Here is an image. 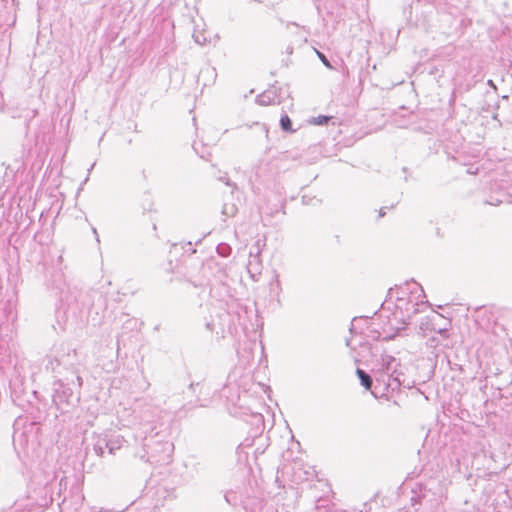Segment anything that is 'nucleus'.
I'll return each mask as SVG.
<instances>
[{
	"label": "nucleus",
	"mask_w": 512,
	"mask_h": 512,
	"mask_svg": "<svg viewBox=\"0 0 512 512\" xmlns=\"http://www.w3.org/2000/svg\"><path fill=\"white\" fill-rule=\"evenodd\" d=\"M399 362L390 355H382L371 372L375 380L374 389L371 390L375 398L386 396L389 391H396L401 386L411 388L412 384L406 381L405 375L398 369Z\"/></svg>",
	"instance_id": "obj_1"
},
{
	"label": "nucleus",
	"mask_w": 512,
	"mask_h": 512,
	"mask_svg": "<svg viewBox=\"0 0 512 512\" xmlns=\"http://www.w3.org/2000/svg\"><path fill=\"white\" fill-rule=\"evenodd\" d=\"M155 429L150 427L149 435L143 436L144 454H140L139 457L151 464H168L172 458L174 445Z\"/></svg>",
	"instance_id": "obj_2"
},
{
	"label": "nucleus",
	"mask_w": 512,
	"mask_h": 512,
	"mask_svg": "<svg viewBox=\"0 0 512 512\" xmlns=\"http://www.w3.org/2000/svg\"><path fill=\"white\" fill-rule=\"evenodd\" d=\"M76 356V350H68L67 353L58 355L54 360L49 362L51 369L55 371L56 368L61 365L67 368L73 367L75 364Z\"/></svg>",
	"instance_id": "obj_3"
},
{
	"label": "nucleus",
	"mask_w": 512,
	"mask_h": 512,
	"mask_svg": "<svg viewBox=\"0 0 512 512\" xmlns=\"http://www.w3.org/2000/svg\"><path fill=\"white\" fill-rule=\"evenodd\" d=\"M261 269L262 264L259 249H257L256 252L250 251L249 260L247 264L248 273L254 280H256V276L260 275Z\"/></svg>",
	"instance_id": "obj_4"
},
{
	"label": "nucleus",
	"mask_w": 512,
	"mask_h": 512,
	"mask_svg": "<svg viewBox=\"0 0 512 512\" xmlns=\"http://www.w3.org/2000/svg\"><path fill=\"white\" fill-rule=\"evenodd\" d=\"M72 390L68 387H65L62 383H59V388L56 389L54 394V402H69L70 397H72Z\"/></svg>",
	"instance_id": "obj_5"
},
{
	"label": "nucleus",
	"mask_w": 512,
	"mask_h": 512,
	"mask_svg": "<svg viewBox=\"0 0 512 512\" xmlns=\"http://www.w3.org/2000/svg\"><path fill=\"white\" fill-rule=\"evenodd\" d=\"M276 98V92L272 90H267L256 97V103H258L261 106H267L277 103Z\"/></svg>",
	"instance_id": "obj_6"
},
{
	"label": "nucleus",
	"mask_w": 512,
	"mask_h": 512,
	"mask_svg": "<svg viewBox=\"0 0 512 512\" xmlns=\"http://www.w3.org/2000/svg\"><path fill=\"white\" fill-rule=\"evenodd\" d=\"M125 443V439L121 435H111L108 436V453L115 454L117 450H119Z\"/></svg>",
	"instance_id": "obj_7"
},
{
	"label": "nucleus",
	"mask_w": 512,
	"mask_h": 512,
	"mask_svg": "<svg viewBox=\"0 0 512 512\" xmlns=\"http://www.w3.org/2000/svg\"><path fill=\"white\" fill-rule=\"evenodd\" d=\"M108 435L98 436L94 443V451L98 456H104L105 450H108Z\"/></svg>",
	"instance_id": "obj_8"
},
{
	"label": "nucleus",
	"mask_w": 512,
	"mask_h": 512,
	"mask_svg": "<svg viewBox=\"0 0 512 512\" xmlns=\"http://www.w3.org/2000/svg\"><path fill=\"white\" fill-rule=\"evenodd\" d=\"M356 374L360 380L361 385L365 387V389L370 390L373 385L374 377H372L370 374L366 373L364 370L360 368L356 370Z\"/></svg>",
	"instance_id": "obj_9"
},
{
	"label": "nucleus",
	"mask_w": 512,
	"mask_h": 512,
	"mask_svg": "<svg viewBox=\"0 0 512 512\" xmlns=\"http://www.w3.org/2000/svg\"><path fill=\"white\" fill-rule=\"evenodd\" d=\"M419 329L423 332L425 335L428 331L436 330V317H433L431 319L427 318L425 320H422Z\"/></svg>",
	"instance_id": "obj_10"
},
{
	"label": "nucleus",
	"mask_w": 512,
	"mask_h": 512,
	"mask_svg": "<svg viewBox=\"0 0 512 512\" xmlns=\"http://www.w3.org/2000/svg\"><path fill=\"white\" fill-rule=\"evenodd\" d=\"M281 129L285 132H292V121L287 114L281 116L280 119Z\"/></svg>",
	"instance_id": "obj_11"
},
{
	"label": "nucleus",
	"mask_w": 512,
	"mask_h": 512,
	"mask_svg": "<svg viewBox=\"0 0 512 512\" xmlns=\"http://www.w3.org/2000/svg\"><path fill=\"white\" fill-rule=\"evenodd\" d=\"M217 252L222 257H227L231 253V247L226 243H221L217 246Z\"/></svg>",
	"instance_id": "obj_12"
},
{
	"label": "nucleus",
	"mask_w": 512,
	"mask_h": 512,
	"mask_svg": "<svg viewBox=\"0 0 512 512\" xmlns=\"http://www.w3.org/2000/svg\"><path fill=\"white\" fill-rule=\"evenodd\" d=\"M236 212H237V208L233 204H231V205L225 204L223 206L222 214L227 216V217L234 216L236 214Z\"/></svg>",
	"instance_id": "obj_13"
},
{
	"label": "nucleus",
	"mask_w": 512,
	"mask_h": 512,
	"mask_svg": "<svg viewBox=\"0 0 512 512\" xmlns=\"http://www.w3.org/2000/svg\"><path fill=\"white\" fill-rule=\"evenodd\" d=\"M331 118L332 117H328V116H325V115H319L317 117H314L311 122L313 124H315V125H324V124L328 123V121Z\"/></svg>",
	"instance_id": "obj_14"
},
{
	"label": "nucleus",
	"mask_w": 512,
	"mask_h": 512,
	"mask_svg": "<svg viewBox=\"0 0 512 512\" xmlns=\"http://www.w3.org/2000/svg\"><path fill=\"white\" fill-rule=\"evenodd\" d=\"M410 316H411V313H408L406 316L398 317L397 312L394 313V319L401 321L402 328L408 323ZM400 329H401V327L397 328V330H400Z\"/></svg>",
	"instance_id": "obj_15"
},
{
	"label": "nucleus",
	"mask_w": 512,
	"mask_h": 512,
	"mask_svg": "<svg viewBox=\"0 0 512 512\" xmlns=\"http://www.w3.org/2000/svg\"><path fill=\"white\" fill-rule=\"evenodd\" d=\"M436 333L440 334L443 337H448V328L447 327H437L436 330H434Z\"/></svg>",
	"instance_id": "obj_16"
},
{
	"label": "nucleus",
	"mask_w": 512,
	"mask_h": 512,
	"mask_svg": "<svg viewBox=\"0 0 512 512\" xmlns=\"http://www.w3.org/2000/svg\"><path fill=\"white\" fill-rule=\"evenodd\" d=\"M54 500V497L52 494H50L49 496L45 495V497L43 498L42 502L40 503L42 506H48L50 503H52Z\"/></svg>",
	"instance_id": "obj_17"
},
{
	"label": "nucleus",
	"mask_w": 512,
	"mask_h": 512,
	"mask_svg": "<svg viewBox=\"0 0 512 512\" xmlns=\"http://www.w3.org/2000/svg\"><path fill=\"white\" fill-rule=\"evenodd\" d=\"M319 58L321 59V61L323 62V64L329 68H331V64L329 62V60L326 58V56L321 53V52H317Z\"/></svg>",
	"instance_id": "obj_18"
},
{
	"label": "nucleus",
	"mask_w": 512,
	"mask_h": 512,
	"mask_svg": "<svg viewBox=\"0 0 512 512\" xmlns=\"http://www.w3.org/2000/svg\"><path fill=\"white\" fill-rule=\"evenodd\" d=\"M479 172V167L478 166H475V165H470L468 168H467V173L468 174H472V175H475V174H478Z\"/></svg>",
	"instance_id": "obj_19"
},
{
	"label": "nucleus",
	"mask_w": 512,
	"mask_h": 512,
	"mask_svg": "<svg viewBox=\"0 0 512 512\" xmlns=\"http://www.w3.org/2000/svg\"><path fill=\"white\" fill-rule=\"evenodd\" d=\"M140 426H142V427H141V432H140V434H139V435H136V439H137L138 437H141V438L143 439L142 435H143V434L147 435V434H146V433H147V429H146V426H147V425H143V423H140Z\"/></svg>",
	"instance_id": "obj_20"
},
{
	"label": "nucleus",
	"mask_w": 512,
	"mask_h": 512,
	"mask_svg": "<svg viewBox=\"0 0 512 512\" xmlns=\"http://www.w3.org/2000/svg\"><path fill=\"white\" fill-rule=\"evenodd\" d=\"M275 288L277 290V293L281 290V285H280L278 275H275Z\"/></svg>",
	"instance_id": "obj_21"
},
{
	"label": "nucleus",
	"mask_w": 512,
	"mask_h": 512,
	"mask_svg": "<svg viewBox=\"0 0 512 512\" xmlns=\"http://www.w3.org/2000/svg\"><path fill=\"white\" fill-rule=\"evenodd\" d=\"M194 39H195V42L200 44V45H203L205 43V39H203V41H202L201 37L194 36Z\"/></svg>",
	"instance_id": "obj_22"
},
{
	"label": "nucleus",
	"mask_w": 512,
	"mask_h": 512,
	"mask_svg": "<svg viewBox=\"0 0 512 512\" xmlns=\"http://www.w3.org/2000/svg\"><path fill=\"white\" fill-rule=\"evenodd\" d=\"M219 180L225 182V184L228 186H232V184L230 183V181L227 177H220Z\"/></svg>",
	"instance_id": "obj_23"
},
{
	"label": "nucleus",
	"mask_w": 512,
	"mask_h": 512,
	"mask_svg": "<svg viewBox=\"0 0 512 512\" xmlns=\"http://www.w3.org/2000/svg\"><path fill=\"white\" fill-rule=\"evenodd\" d=\"M486 203L491 204V205H499V204H501V203H502V200H500V199H496V201H495V202L487 201Z\"/></svg>",
	"instance_id": "obj_24"
},
{
	"label": "nucleus",
	"mask_w": 512,
	"mask_h": 512,
	"mask_svg": "<svg viewBox=\"0 0 512 512\" xmlns=\"http://www.w3.org/2000/svg\"><path fill=\"white\" fill-rule=\"evenodd\" d=\"M385 209H386V207L380 208V210H379V217H383L386 214Z\"/></svg>",
	"instance_id": "obj_25"
},
{
	"label": "nucleus",
	"mask_w": 512,
	"mask_h": 512,
	"mask_svg": "<svg viewBox=\"0 0 512 512\" xmlns=\"http://www.w3.org/2000/svg\"><path fill=\"white\" fill-rule=\"evenodd\" d=\"M225 499H226V501H227L229 504H232V503H233V500L231 499V496H230V494H229V493H227V494L225 495Z\"/></svg>",
	"instance_id": "obj_26"
},
{
	"label": "nucleus",
	"mask_w": 512,
	"mask_h": 512,
	"mask_svg": "<svg viewBox=\"0 0 512 512\" xmlns=\"http://www.w3.org/2000/svg\"><path fill=\"white\" fill-rule=\"evenodd\" d=\"M76 379H77V382H78V386L81 387L82 383H83L82 378L79 375H77Z\"/></svg>",
	"instance_id": "obj_27"
},
{
	"label": "nucleus",
	"mask_w": 512,
	"mask_h": 512,
	"mask_svg": "<svg viewBox=\"0 0 512 512\" xmlns=\"http://www.w3.org/2000/svg\"><path fill=\"white\" fill-rule=\"evenodd\" d=\"M375 335H373V339H378L380 337V333L378 331H373Z\"/></svg>",
	"instance_id": "obj_28"
},
{
	"label": "nucleus",
	"mask_w": 512,
	"mask_h": 512,
	"mask_svg": "<svg viewBox=\"0 0 512 512\" xmlns=\"http://www.w3.org/2000/svg\"><path fill=\"white\" fill-rule=\"evenodd\" d=\"M352 341H353V340H347V341H346V345H347V346H349V347H351V348H354V347L352 346Z\"/></svg>",
	"instance_id": "obj_29"
},
{
	"label": "nucleus",
	"mask_w": 512,
	"mask_h": 512,
	"mask_svg": "<svg viewBox=\"0 0 512 512\" xmlns=\"http://www.w3.org/2000/svg\"><path fill=\"white\" fill-rule=\"evenodd\" d=\"M411 308H412V312L411 313H416L417 309L415 308V304L411 305Z\"/></svg>",
	"instance_id": "obj_30"
},
{
	"label": "nucleus",
	"mask_w": 512,
	"mask_h": 512,
	"mask_svg": "<svg viewBox=\"0 0 512 512\" xmlns=\"http://www.w3.org/2000/svg\"><path fill=\"white\" fill-rule=\"evenodd\" d=\"M93 233H94L95 235H97V231H96V229H95V228H93ZM96 240L99 242V238H98V236H96Z\"/></svg>",
	"instance_id": "obj_31"
},
{
	"label": "nucleus",
	"mask_w": 512,
	"mask_h": 512,
	"mask_svg": "<svg viewBox=\"0 0 512 512\" xmlns=\"http://www.w3.org/2000/svg\"><path fill=\"white\" fill-rule=\"evenodd\" d=\"M63 481H64V478H61V479H60V481H59V486H60V487L62 486Z\"/></svg>",
	"instance_id": "obj_32"
},
{
	"label": "nucleus",
	"mask_w": 512,
	"mask_h": 512,
	"mask_svg": "<svg viewBox=\"0 0 512 512\" xmlns=\"http://www.w3.org/2000/svg\"><path fill=\"white\" fill-rule=\"evenodd\" d=\"M94 165H95V163H93V164L91 165L90 169L88 170L89 172L92 170V168H94Z\"/></svg>",
	"instance_id": "obj_33"
},
{
	"label": "nucleus",
	"mask_w": 512,
	"mask_h": 512,
	"mask_svg": "<svg viewBox=\"0 0 512 512\" xmlns=\"http://www.w3.org/2000/svg\"><path fill=\"white\" fill-rule=\"evenodd\" d=\"M162 492V489H158L157 493H160ZM163 493H165V491L163 490Z\"/></svg>",
	"instance_id": "obj_34"
},
{
	"label": "nucleus",
	"mask_w": 512,
	"mask_h": 512,
	"mask_svg": "<svg viewBox=\"0 0 512 512\" xmlns=\"http://www.w3.org/2000/svg\"><path fill=\"white\" fill-rule=\"evenodd\" d=\"M392 336H385V339H391Z\"/></svg>",
	"instance_id": "obj_35"
}]
</instances>
